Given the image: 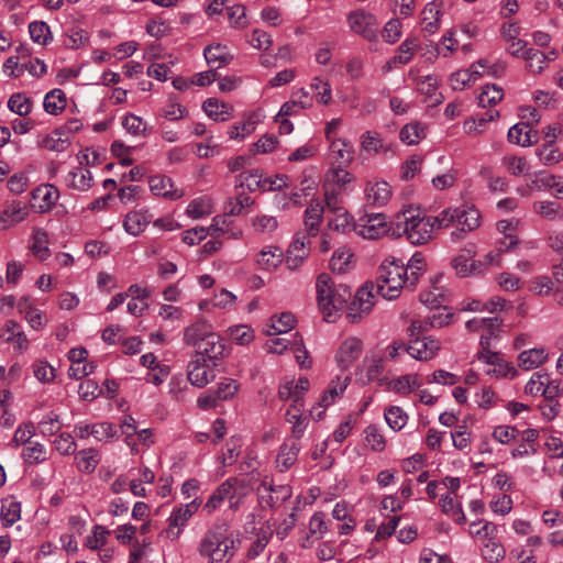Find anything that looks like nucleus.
<instances>
[{
  "instance_id": "obj_1",
  "label": "nucleus",
  "mask_w": 563,
  "mask_h": 563,
  "mask_svg": "<svg viewBox=\"0 0 563 563\" xmlns=\"http://www.w3.org/2000/svg\"><path fill=\"white\" fill-rule=\"evenodd\" d=\"M481 213H442L438 217L417 213L400 225V234L405 233L411 244L421 245L429 242L437 230L453 225L455 229L451 236L454 241H460L464 233L478 228Z\"/></svg>"
},
{
  "instance_id": "obj_2",
  "label": "nucleus",
  "mask_w": 563,
  "mask_h": 563,
  "mask_svg": "<svg viewBox=\"0 0 563 563\" xmlns=\"http://www.w3.org/2000/svg\"><path fill=\"white\" fill-rule=\"evenodd\" d=\"M183 341L195 349V356H202L211 363H218L224 356L223 339L217 334L206 320H198L184 329Z\"/></svg>"
},
{
  "instance_id": "obj_3",
  "label": "nucleus",
  "mask_w": 563,
  "mask_h": 563,
  "mask_svg": "<svg viewBox=\"0 0 563 563\" xmlns=\"http://www.w3.org/2000/svg\"><path fill=\"white\" fill-rule=\"evenodd\" d=\"M199 555L206 563H229L234 555V539L225 525L209 529L198 545Z\"/></svg>"
},
{
  "instance_id": "obj_4",
  "label": "nucleus",
  "mask_w": 563,
  "mask_h": 563,
  "mask_svg": "<svg viewBox=\"0 0 563 563\" xmlns=\"http://www.w3.org/2000/svg\"><path fill=\"white\" fill-rule=\"evenodd\" d=\"M318 305L325 321H333L334 312L342 309L351 299L350 287L343 284L334 285L328 274H320L316 283Z\"/></svg>"
},
{
  "instance_id": "obj_5",
  "label": "nucleus",
  "mask_w": 563,
  "mask_h": 563,
  "mask_svg": "<svg viewBox=\"0 0 563 563\" xmlns=\"http://www.w3.org/2000/svg\"><path fill=\"white\" fill-rule=\"evenodd\" d=\"M407 269L401 261L395 257L386 258L378 267L376 275V294L384 299L393 300L399 297L401 289L407 287Z\"/></svg>"
},
{
  "instance_id": "obj_6",
  "label": "nucleus",
  "mask_w": 563,
  "mask_h": 563,
  "mask_svg": "<svg viewBox=\"0 0 563 563\" xmlns=\"http://www.w3.org/2000/svg\"><path fill=\"white\" fill-rule=\"evenodd\" d=\"M355 234L363 239L376 240L385 235L400 236V225L393 227L385 213H355Z\"/></svg>"
},
{
  "instance_id": "obj_7",
  "label": "nucleus",
  "mask_w": 563,
  "mask_h": 563,
  "mask_svg": "<svg viewBox=\"0 0 563 563\" xmlns=\"http://www.w3.org/2000/svg\"><path fill=\"white\" fill-rule=\"evenodd\" d=\"M239 486H241V482L236 477L228 478L210 495L203 505V510L211 514L218 509L225 499L230 501V508H238L240 503V497L238 496Z\"/></svg>"
},
{
  "instance_id": "obj_8",
  "label": "nucleus",
  "mask_w": 563,
  "mask_h": 563,
  "mask_svg": "<svg viewBox=\"0 0 563 563\" xmlns=\"http://www.w3.org/2000/svg\"><path fill=\"white\" fill-rule=\"evenodd\" d=\"M347 24L352 32L365 40L369 42L377 40L378 22L372 13L364 10L351 11L347 14Z\"/></svg>"
},
{
  "instance_id": "obj_9",
  "label": "nucleus",
  "mask_w": 563,
  "mask_h": 563,
  "mask_svg": "<svg viewBox=\"0 0 563 563\" xmlns=\"http://www.w3.org/2000/svg\"><path fill=\"white\" fill-rule=\"evenodd\" d=\"M477 254V247L474 243L465 244L451 261V267L456 276L464 278L478 275L482 267L479 262L474 258Z\"/></svg>"
},
{
  "instance_id": "obj_10",
  "label": "nucleus",
  "mask_w": 563,
  "mask_h": 563,
  "mask_svg": "<svg viewBox=\"0 0 563 563\" xmlns=\"http://www.w3.org/2000/svg\"><path fill=\"white\" fill-rule=\"evenodd\" d=\"M218 363L202 356H195L187 366V377L192 386L202 388L216 378Z\"/></svg>"
},
{
  "instance_id": "obj_11",
  "label": "nucleus",
  "mask_w": 563,
  "mask_h": 563,
  "mask_svg": "<svg viewBox=\"0 0 563 563\" xmlns=\"http://www.w3.org/2000/svg\"><path fill=\"white\" fill-rule=\"evenodd\" d=\"M310 254V240L303 232H297L288 246L285 255V264L287 268L295 271L301 266L303 261Z\"/></svg>"
},
{
  "instance_id": "obj_12",
  "label": "nucleus",
  "mask_w": 563,
  "mask_h": 563,
  "mask_svg": "<svg viewBox=\"0 0 563 563\" xmlns=\"http://www.w3.org/2000/svg\"><path fill=\"white\" fill-rule=\"evenodd\" d=\"M375 294L376 287L373 283L366 284L357 290L347 313V318L352 322H356L362 314L371 311L374 306Z\"/></svg>"
},
{
  "instance_id": "obj_13",
  "label": "nucleus",
  "mask_w": 563,
  "mask_h": 563,
  "mask_svg": "<svg viewBox=\"0 0 563 563\" xmlns=\"http://www.w3.org/2000/svg\"><path fill=\"white\" fill-rule=\"evenodd\" d=\"M350 382V377L345 376L344 378L336 377L332 379L328 386V388L323 391L320 400L317 406L312 407L310 410V415L313 419L320 420L322 419L323 411L318 410L319 408H327L344 393Z\"/></svg>"
},
{
  "instance_id": "obj_14",
  "label": "nucleus",
  "mask_w": 563,
  "mask_h": 563,
  "mask_svg": "<svg viewBox=\"0 0 563 563\" xmlns=\"http://www.w3.org/2000/svg\"><path fill=\"white\" fill-rule=\"evenodd\" d=\"M200 503L197 498L192 499L185 506H180L173 510L168 518L169 528L166 533L172 539H177L181 529L187 525L190 517L198 510Z\"/></svg>"
},
{
  "instance_id": "obj_15",
  "label": "nucleus",
  "mask_w": 563,
  "mask_h": 563,
  "mask_svg": "<svg viewBox=\"0 0 563 563\" xmlns=\"http://www.w3.org/2000/svg\"><path fill=\"white\" fill-rule=\"evenodd\" d=\"M59 198L58 189L51 184H42L31 192L30 206L38 211H49Z\"/></svg>"
},
{
  "instance_id": "obj_16",
  "label": "nucleus",
  "mask_w": 563,
  "mask_h": 563,
  "mask_svg": "<svg viewBox=\"0 0 563 563\" xmlns=\"http://www.w3.org/2000/svg\"><path fill=\"white\" fill-rule=\"evenodd\" d=\"M439 350V342L431 336H413L408 343V354L418 361L432 360Z\"/></svg>"
},
{
  "instance_id": "obj_17",
  "label": "nucleus",
  "mask_w": 563,
  "mask_h": 563,
  "mask_svg": "<svg viewBox=\"0 0 563 563\" xmlns=\"http://www.w3.org/2000/svg\"><path fill=\"white\" fill-rule=\"evenodd\" d=\"M363 352V342L358 338L345 339L339 346L335 361L342 369L350 368Z\"/></svg>"
},
{
  "instance_id": "obj_18",
  "label": "nucleus",
  "mask_w": 563,
  "mask_h": 563,
  "mask_svg": "<svg viewBox=\"0 0 563 563\" xmlns=\"http://www.w3.org/2000/svg\"><path fill=\"white\" fill-rule=\"evenodd\" d=\"M310 386L307 377H299L298 380H287L279 386L278 397L282 400H291V405L303 407V396Z\"/></svg>"
},
{
  "instance_id": "obj_19",
  "label": "nucleus",
  "mask_w": 563,
  "mask_h": 563,
  "mask_svg": "<svg viewBox=\"0 0 563 563\" xmlns=\"http://www.w3.org/2000/svg\"><path fill=\"white\" fill-rule=\"evenodd\" d=\"M258 492L262 503L268 507L280 506L292 495V488L289 485L274 486L273 484H267L265 481L261 484Z\"/></svg>"
},
{
  "instance_id": "obj_20",
  "label": "nucleus",
  "mask_w": 563,
  "mask_h": 563,
  "mask_svg": "<svg viewBox=\"0 0 563 563\" xmlns=\"http://www.w3.org/2000/svg\"><path fill=\"white\" fill-rule=\"evenodd\" d=\"M148 186L153 195L165 199L175 200L183 196V192L175 188L173 180L165 175H155L148 179Z\"/></svg>"
},
{
  "instance_id": "obj_21",
  "label": "nucleus",
  "mask_w": 563,
  "mask_h": 563,
  "mask_svg": "<svg viewBox=\"0 0 563 563\" xmlns=\"http://www.w3.org/2000/svg\"><path fill=\"white\" fill-rule=\"evenodd\" d=\"M365 196L372 207L382 208L388 202L391 189L386 181H369L365 188Z\"/></svg>"
},
{
  "instance_id": "obj_22",
  "label": "nucleus",
  "mask_w": 563,
  "mask_h": 563,
  "mask_svg": "<svg viewBox=\"0 0 563 563\" xmlns=\"http://www.w3.org/2000/svg\"><path fill=\"white\" fill-rule=\"evenodd\" d=\"M0 335L5 342L13 343L14 349L20 352L29 347V340L25 333L21 330V325L14 320H8L4 323Z\"/></svg>"
},
{
  "instance_id": "obj_23",
  "label": "nucleus",
  "mask_w": 563,
  "mask_h": 563,
  "mask_svg": "<svg viewBox=\"0 0 563 563\" xmlns=\"http://www.w3.org/2000/svg\"><path fill=\"white\" fill-rule=\"evenodd\" d=\"M203 56L209 66L219 69L228 65L233 56L229 53L227 46L221 44L208 45L203 49Z\"/></svg>"
},
{
  "instance_id": "obj_24",
  "label": "nucleus",
  "mask_w": 563,
  "mask_h": 563,
  "mask_svg": "<svg viewBox=\"0 0 563 563\" xmlns=\"http://www.w3.org/2000/svg\"><path fill=\"white\" fill-rule=\"evenodd\" d=\"M283 252L277 246H267L256 254L255 262L258 268L274 271L283 262Z\"/></svg>"
},
{
  "instance_id": "obj_25",
  "label": "nucleus",
  "mask_w": 563,
  "mask_h": 563,
  "mask_svg": "<svg viewBox=\"0 0 563 563\" xmlns=\"http://www.w3.org/2000/svg\"><path fill=\"white\" fill-rule=\"evenodd\" d=\"M300 445L296 441L284 442L276 457V465L280 472L287 471L291 467L298 457Z\"/></svg>"
},
{
  "instance_id": "obj_26",
  "label": "nucleus",
  "mask_w": 563,
  "mask_h": 563,
  "mask_svg": "<svg viewBox=\"0 0 563 563\" xmlns=\"http://www.w3.org/2000/svg\"><path fill=\"white\" fill-rule=\"evenodd\" d=\"M40 145L45 150L60 153L69 147L70 139L65 130L56 129L43 137Z\"/></svg>"
},
{
  "instance_id": "obj_27",
  "label": "nucleus",
  "mask_w": 563,
  "mask_h": 563,
  "mask_svg": "<svg viewBox=\"0 0 563 563\" xmlns=\"http://www.w3.org/2000/svg\"><path fill=\"white\" fill-rule=\"evenodd\" d=\"M303 407L298 405H290L285 413L286 421L292 424L291 433L299 440L307 428V418L302 417Z\"/></svg>"
},
{
  "instance_id": "obj_28",
  "label": "nucleus",
  "mask_w": 563,
  "mask_h": 563,
  "mask_svg": "<svg viewBox=\"0 0 563 563\" xmlns=\"http://www.w3.org/2000/svg\"><path fill=\"white\" fill-rule=\"evenodd\" d=\"M332 158L339 164H349L353 159V146L343 139L332 140L330 144Z\"/></svg>"
},
{
  "instance_id": "obj_29",
  "label": "nucleus",
  "mask_w": 563,
  "mask_h": 563,
  "mask_svg": "<svg viewBox=\"0 0 563 563\" xmlns=\"http://www.w3.org/2000/svg\"><path fill=\"white\" fill-rule=\"evenodd\" d=\"M533 130L529 123L519 122L508 130V141L520 146H530L532 144L531 134Z\"/></svg>"
},
{
  "instance_id": "obj_30",
  "label": "nucleus",
  "mask_w": 563,
  "mask_h": 563,
  "mask_svg": "<svg viewBox=\"0 0 563 563\" xmlns=\"http://www.w3.org/2000/svg\"><path fill=\"white\" fill-rule=\"evenodd\" d=\"M426 267V260L421 253H415L411 258L408 261L405 268L407 269V287L413 288L423 273Z\"/></svg>"
},
{
  "instance_id": "obj_31",
  "label": "nucleus",
  "mask_w": 563,
  "mask_h": 563,
  "mask_svg": "<svg viewBox=\"0 0 563 563\" xmlns=\"http://www.w3.org/2000/svg\"><path fill=\"white\" fill-rule=\"evenodd\" d=\"M547 356L548 355L543 349H530L518 355V363L522 369L529 371L543 364Z\"/></svg>"
},
{
  "instance_id": "obj_32",
  "label": "nucleus",
  "mask_w": 563,
  "mask_h": 563,
  "mask_svg": "<svg viewBox=\"0 0 563 563\" xmlns=\"http://www.w3.org/2000/svg\"><path fill=\"white\" fill-rule=\"evenodd\" d=\"M355 213H334L328 221L329 230L341 233H355Z\"/></svg>"
},
{
  "instance_id": "obj_33",
  "label": "nucleus",
  "mask_w": 563,
  "mask_h": 563,
  "mask_svg": "<svg viewBox=\"0 0 563 563\" xmlns=\"http://www.w3.org/2000/svg\"><path fill=\"white\" fill-rule=\"evenodd\" d=\"M202 109L206 114L216 121H227L230 118V107L216 98L207 99Z\"/></svg>"
},
{
  "instance_id": "obj_34",
  "label": "nucleus",
  "mask_w": 563,
  "mask_h": 563,
  "mask_svg": "<svg viewBox=\"0 0 563 563\" xmlns=\"http://www.w3.org/2000/svg\"><path fill=\"white\" fill-rule=\"evenodd\" d=\"M32 253L40 260L45 261L49 257L48 235L43 229H35L33 232V242L31 244Z\"/></svg>"
},
{
  "instance_id": "obj_35",
  "label": "nucleus",
  "mask_w": 563,
  "mask_h": 563,
  "mask_svg": "<svg viewBox=\"0 0 563 563\" xmlns=\"http://www.w3.org/2000/svg\"><path fill=\"white\" fill-rule=\"evenodd\" d=\"M67 181L71 188L85 191L91 187L92 175L89 169L77 167L68 174Z\"/></svg>"
},
{
  "instance_id": "obj_36",
  "label": "nucleus",
  "mask_w": 563,
  "mask_h": 563,
  "mask_svg": "<svg viewBox=\"0 0 563 563\" xmlns=\"http://www.w3.org/2000/svg\"><path fill=\"white\" fill-rule=\"evenodd\" d=\"M43 106L45 111L49 114L56 115L60 113L66 107V97L64 91L60 89H53L47 92L44 98Z\"/></svg>"
},
{
  "instance_id": "obj_37",
  "label": "nucleus",
  "mask_w": 563,
  "mask_h": 563,
  "mask_svg": "<svg viewBox=\"0 0 563 563\" xmlns=\"http://www.w3.org/2000/svg\"><path fill=\"white\" fill-rule=\"evenodd\" d=\"M100 459L97 450L90 448L81 450L76 455L77 467L81 472L92 473L95 472Z\"/></svg>"
},
{
  "instance_id": "obj_38",
  "label": "nucleus",
  "mask_w": 563,
  "mask_h": 563,
  "mask_svg": "<svg viewBox=\"0 0 563 563\" xmlns=\"http://www.w3.org/2000/svg\"><path fill=\"white\" fill-rule=\"evenodd\" d=\"M504 97V90L501 87L493 84L483 87L482 92L478 96V106L482 108L495 107L501 101Z\"/></svg>"
},
{
  "instance_id": "obj_39",
  "label": "nucleus",
  "mask_w": 563,
  "mask_h": 563,
  "mask_svg": "<svg viewBox=\"0 0 563 563\" xmlns=\"http://www.w3.org/2000/svg\"><path fill=\"white\" fill-rule=\"evenodd\" d=\"M419 386L420 382L417 374H406L393 379L390 383L391 390L399 395H408Z\"/></svg>"
},
{
  "instance_id": "obj_40",
  "label": "nucleus",
  "mask_w": 563,
  "mask_h": 563,
  "mask_svg": "<svg viewBox=\"0 0 563 563\" xmlns=\"http://www.w3.org/2000/svg\"><path fill=\"white\" fill-rule=\"evenodd\" d=\"M29 33L32 41L42 46L47 45L53 40L48 24L43 21L31 22L29 24Z\"/></svg>"
},
{
  "instance_id": "obj_41",
  "label": "nucleus",
  "mask_w": 563,
  "mask_h": 563,
  "mask_svg": "<svg viewBox=\"0 0 563 563\" xmlns=\"http://www.w3.org/2000/svg\"><path fill=\"white\" fill-rule=\"evenodd\" d=\"M235 213H218L213 219L212 223L209 227L210 235L214 236L218 234H227L235 235L233 232L232 225L233 220L232 216Z\"/></svg>"
},
{
  "instance_id": "obj_42",
  "label": "nucleus",
  "mask_w": 563,
  "mask_h": 563,
  "mask_svg": "<svg viewBox=\"0 0 563 563\" xmlns=\"http://www.w3.org/2000/svg\"><path fill=\"white\" fill-rule=\"evenodd\" d=\"M506 555V550L497 539H489L483 543L482 556L489 563H498Z\"/></svg>"
},
{
  "instance_id": "obj_43",
  "label": "nucleus",
  "mask_w": 563,
  "mask_h": 563,
  "mask_svg": "<svg viewBox=\"0 0 563 563\" xmlns=\"http://www.w3.org/2000/svg\"><path fill=\"white\" fill-rule=\"evenodd\" d=\"M422 31L429 35L434 34L440 27V11L435 4L429 3L422 11Z\"/></svg>"
},
{
  "instance_id": "obj_44",
  "label": "nucleus",
  "mask_w": 563,
  "mask_h": 563,
  "mask_svg": "<svg viewBox=\"0 0 563 563\" xmlns=\"http://www.w3.org/2000/svg\"><path fill=\"white\" fill-rule=\"evenodd\" d=\"M8 108L20 117H26L32 111L33 102L24 93H13L8 100Z\"/></svg>"
},
{
  "instance_id": "obj_45",
  "label": "nucleus",
  "mask_w": 563,
  "mask_h": 563,
  "mask_svg": "<svg viewBox=\"0 0 563 563\" xmlns=\"http://www.w3.org/2000/svg\"><path fill=\"white\" fill-rule=\"evenodd\" d=\"M310 89L313 91L314 99L321 104H329L332 100V90L328 80L314 77L311 80Z\"/></svg>"
},
{
  "instance_id": "obj_46",
  "label": "nucleus",
  "mask_w": 563,
  "mask_h": 563,
  "mask_svg": "<svg viewBox=\"0 0 563 563\" xmlns=\"http://www.w3.org/2000/svg\"><path fill=\"white\" fill-rule=\"evenodd\" d=\"M445 300L446 296L444 290L438 286H432L431 289L420 294V301L431 310L441 308Z\"/></svg>"
},
{
  "instance_id": "obj_47",
  "label": "nucleus",
  "mask_w": 563,
  "mask_h": 563,
  "mask_svg": "<svg viewBox=\"0 0 563 563\" xmlns=\"http://www.w3.org/2000/svg\"><path fill=\"white\" fill-rule=\"evenodd\" d=\"M150 219L146 213H126L123 220V227L129 234H140L148 224Z\"/></svg>"
},
{
  "instance_id": "obj_48",
  "label": "nucleus",
  "mask_w": 563,
  "mask_h": 563,
  "mask_svg": "<svg viewBox=\"0 0 563 563\" xmlns=\"http://www.w3.org/2000/svg\"><path fill=\"white\" fill-rule=\"evenodd\" d=\"M3 527H11L21 518V504L16 500H9L2 504L0 514Z\"/></svg>"
},
{
  "instance_id": "obj_49",
  "label": "nucleus",
  "mask_w": 563,
  "mask_h": 563,
  "mask_svg": "<svg viewBox=\"0 0 563 563\" xmlns=\"http://www.w3.org/2000/svg\"><path fill=\"white\" fill-rule=\"evenodd\" d=\"M424 137V129L418 123H409L402 126L399 139L407 145H416Z\"/></svg>"
},
{
  "instance_id": "obj_50",
  "label": "nucleus",
  "mask_w": 563,
  "mask_h": 563,
  "mask_svg": "<svg viewBox=\"0 0 563 563\" xmlns=\"http://www.w3.org/2000/svg\"><path fill=\"white\" fill-rule=\"evenodd\" d=\"M525 60L527 62V69L530 73L541 74L547 68L549 56L545 53L531 47Z\"/></svg>"
},
{
  "instance_id": "obj_51",
  "label": "nucleus",
  "mask_w": 563,
  "mask_h": 563,
  "mask_svg": "<svg viewBox=\"0 0 563 563\" xmlns=\"http://www.w3.org/2000/svg\"><path fill=\"white\" fill-rule=\"evenodd\" d=\"M503 165L506 170L512 176L525 175L529 172L530 167L525 157L516 155H507L503 158Z\"/></svg>"
},
{
  "instance_id": "obj_52",
  "label": "nucleus",
  "mask_w": 563,
  "mask_h": 563,
  "mask_svg": "<svg viewBox=\"0 0 563 563\" xmlns=\"http://www.w3.org/2000/svg\"><path fill=\"white\" fill-rule=\"evenodd\" d=\"M385 420L395 431L401 430L408 420V415L398 406H391L385 410Z\"/></svg>"
},
{
  "instance_id": "obj_53",
  "label": "nucleus",
  "mask_w": 563,
  "mask_h": 563,
  "mask_svg": "<svg viewBox=\"0 0 563 563\" xmlns=\"http://www.w3.org/2000/svg\"><path fill=\"white\" fill-rule=\"evenodd\" d=\"M537 156L545 166H552L562 161L563 154L554 144H543L537 150Z\"/></svg>"
},
{
  "instance_id": "obj_54",
  "label": "nucleus",
  "mask_w": 563,
  "mask_h": 563,
  "mask_svg": "<svg viewBox=\"0 0 563 563\" xmlns=\"http://www.w3.org/2000/svg\"><path fill=\"white\" fill-rule=\"evenodd\" d=\"M265 177L263 174L255 169L242 173L240 175V185L246 187L251 191L262 190L264 191Z\"/></svg>"
},
{
  "instance_id": "obj_55",
  "label": "nucleus",
  "mask_w": 563,
  "mask_h": 563,
  "mask_svg": "<svg viewBox=\"0 0 563 563\" xmlns=\"http://www.w3.org/2000/svg\"><path fill=\"white\" fill-rule=\"evenodd\" d=\"M499 117L498 111L489 112L484 117L471 119L464 122V130L467 134L477 135L483 133L486 124Z\"/></svg>"
},
{
  "instance_id": "obj_56",
  "label": "nucleus",
  "mask_w": 563,
  "mask_h": 563,
  "mask_svg": "<svg viewBox=\"0 0 563 563\" xmlns=\"http://www.w3.org/2000/svg\"><path fill=\"white\" fill-rule=\"evenodd\" d=\"M519 227V221L516 219H509V220H500L497 223V229L500 233L505 235L506 240H509V243L505 245V250L509 251L515 245H517L518 240L515 235V232L517 231Z\"/></svg>"
},
{
  "instance_id": "obj_57",
  "label": "nucleus",
  "mask_w": 563,
  "mask_h": 563,
  "mask_svg": "<svg viewBox=\"0 0 563 563\" xmlns=\"http://www.w3.org/2000/svg\"><path fill=\"white\" fill-rule=\"evenodd\" d=\"M230 339L240 345H247L254 340V331L246 324H239L229 328Z\"/></svg>"
},
{
  "instance_id": "obj_58",
  "label": "nucleus",
  "mask_w": 563,
  "mask_h": 563,
  "mask_svg": "<svg viewBox=\"0 0 563 563\" xmlns=\"http://www.w3.org/2000/svg\"><path fill=\"white\" fill-rule=\"evenodd\" d=\"M362 148L371 154H377L383 150H386L384 142L377 132L366 131L361 136Z\"/></svg>"
},
{
  "instance_id": "obj_59",
  "label": "nucleus",
  "mask_w": 563,
  "mask_h": 563,
  "mask_svg": "<svg viewBox=\"0 0 563 563\" xmlns=\"http://www.w3.org/2000/svg\"><path fill=\"white\" fill-rule=\"evenodd\" d=\"M331 523V520L325 518L324 512H314L309 521V532L312 536L322 538L330 530Z\"/></svg>"
},
{
  "instance_id": "obj_60",
  "label": "nucleus",
  "mask_w": 563,
  "mask_h": 563,
  "mask_svg": "<svg viewBox=\"0 0 563 563\" xmlns=\"http://www.w3.org/2000/svg\"><path fill=\"white\" fill-rule=\"evenodd\" d=\"M418 47V38H407L398 47V54L393 57L394 63L407 64L411 60Z\"/></svg>"
},
{
  "instance_id": "obj_61",
  "label": "nucleus",
  "mask_w": 563,
  "mask_h": 563,
  "mask_svg": "<svg viewBox=\"0 0 563 563\" xmlns=\"http://www.w3.org/2000/svg\"><path fill=\"white\" fill-rule=\"evenodd\" d=\"M353 254L347 249H339L336 250L331 260H330V268L335 273H344L350 264Z\"/></svg>"
},
{
  "instance_id": "obj_62",
  "label": "nucleus",
  "mask_w": 563,
  "mask_h": 563,
  "mask_svg": "<svg viewBox=\"0 0 563 563\" xmlns=\"http://www.w3.org/2000/svg\"><path fill=\"white\" fill-rule=\"evenodd\" d=\"M92 437L97 441H107L118 437V428L111 422H99L91 424Z\"/></svg>"
},
{
  "instance_id": "obj_63",
  "label": "nucleus",
  "mask_w": 563,
  "mask_h": 563,
  "mask_svg": "<svg viewBox=\"0 0 563 563\" xmlns=\"http://www.w3.org/2000/svg\"><path fill=\"white\" fill-rule=\"evenodd\" d=\"M533 184L551 188L555 190V196L559 199H563V180L562 177L551 174H540Z\"/></svg>"
},
{
  "instance_id": "obj_64",
  "label": "nucleus",
  "mask_w": 563,
  "mask_h": 563,
  "mask_svg": "<svg viewBox=\"0 0 563 563\" xmlns=\"http://www.w3.org/2000/svg\"><path fill=\"white\" fill-rule=\"evenodd\" d=\"M251 221L258 233H272L278 227L276 218L269 214H256Z\"/></svg>"
}]
</instances>
